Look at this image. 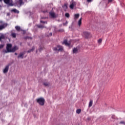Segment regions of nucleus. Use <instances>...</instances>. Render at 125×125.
<instances>
[{"label": "nucleus", "instance_id": "nucleus-1", "mask_svg": "<svg viewBox=\"0 0 125 125\" xmlns=\"http://www.w3.org/2000/svg\"><path fill=\"white\" fill-rule=\"evenodd\" d=\"M12 47V44L10 43H8L6 45V49L4 51L5 53H8L9 52H15L16 50H18L19 49V48L18 46L15 45L13 48Z\"/></svg>", "mask_w": 125, "mask_h": 125}, {"label": "nucleus", "instance_id": "nucleus-2", "mask_svg": "<svg viewBox=\"0 0 125 125\" xmlns=\"http://www.w3.org/2000/svg\"><path fill=\"white\" fill-rule=\"evenodd\" d=\"M37 102L41 105V106H43L44 105V103L45 102V100L43 98H39L36 99Z\"/></svg>", "mask_w": 125, "mask_h": 125}, {"label": "nucleus", "instance_id": "nucleus-3", "mask_svg": "<svg viewBox=\"0 0 125 125\" xmlns=\"http://www.w3.org/2000/svg\"><path fill=\"white\" fill-rule=\"evenodd\" d=\"M55 51H62L63 50V47L62 46L58 45L57 47L54 48Z\"/></svg>", "mask_w": 125, "mask_h": 125}, {"label": "nucleus", "instance_id": "nucleus-4", "mask_svg": "<svg viewBox=\"0 0 125 125\" xmlns=\"http://www.w3.org/2000/svg\"><path fill=\"white\" fill-rule=\"evenodd\" d=\"M90 35V33H89V32H87V31H84L83 33V37H85V39H88Z\"/></svg>", "mask_w": 125, "mask_h": 125}, {"label": "nucleus", "instance_id": "nucleus-5", "mask_svg": "<svg viewBox=\"0 0 125 125\" xmlns=\"http://www.w3.org/2000/svg\"><path fill=\"white\" fill-rule=\"evenodd\" d=\"M8 70H9V64L7 65L5 68L3 69V72L4 74H6L7 72H8Z\"/></svg>", "mask_w": 125, "mask_h": 125}, {"label": "nucleus", "instance_id": "nucleus-6", "mask_svg": "<svg viewBox=\"0 0 125 125\" xmlns=\"http://www.w3.org/2000/svg\"><path fill=\"white\" fill-rule=\"evenodd\" d=\"M25 53V52L20 53V55L18 56V58H21V59H23L24 58L23 56Z\"/></svg>", "mask_w": 125, "mask_h": 125}, {"label": "nucleus", "instance_id": "nucleus-7", "mask_svg": "<svg viewBox=\"0 0 125 125\" xmlns=\"http://www.w3.org/2000/svg\"><path fill=\"white\" fill-rule=\"evenodd\" d=\"M15 29L18 32H19V31H23V34H25V31L21 29V27H20V26H15Z\"/></svg>", "mask_w": 125, "mask_h": 125}, {"label": "nucleus", "instance_id": "nucleus-8", "mask_svg": "<svg viewBox=\"0 0 125 125\" xmlns=\"http://www.w3.org/2000/svg\"><path fill=\"white\" fill-rule=\"evenodd\" d=\"M49 15L52 18H56V15H55V13L51 12L49 13Z\"/></svg>", "mask_w": 125, "mask_h": 125}, {"label": "nucleus", "instance_id": "nucleus-9", "mask_svg": "<svg viewBox=\"0 0 125 125\" xmlns=\"http://www.w3.org/2000/svg\"><path fill=\"white\" fill-rule=\"evenodd\" d=\"M62 44H65L66 46H70V43H68V41L67 40H64L62 42Z\"/></svg>", "mask_w": 125, "mask_h": 125}, {"label": "nucleus", "instance_id": "nucleus-10", "mask_svg": "<svg viewBox=\"0 0 125 125\" xmlns=\"http://www.w3.org/2000/svg\"><path fill=\"white\" fill-rule=\"evenodd\" d=\"M43 84L44 86H49V85H50V83L48 82H43Z\"/></svg>", "mask_w": 125, "mask_h": 125}, {"label": "nucleus", "instance_id": "nucleus-11", "mask_svg": "<svg viewBox=\"0 0 125 125\" xmlns=\"http://www.w3.org/2000/svg\"><path fill=\"white\" fill-rule=\"evenodd\" d=\"M78 48H73V54H77V53H78Z\"/></svg>", "mask_w": 125, "mask_h": 125}, {"label": "nucleus", "instance_id": "nucleus-12", "mask_svg": "<svg viewBox=\"0 0 125 125\" xmlns=\"http://www.w3.org/2000/svg\"><path fill=\"white\" fill-rule=\"evenodd\" d=\"M75 4H76V3L73 2L70 5V8L71 9H74V6H75Z\"/></svg>", "mask_w": 125, "mask_h": 125}, {"label": "nucleus", "instance_id": "nucleus-13", "mask_svg": "<svg viewBox=\"0 0 125 125\" xmlns=\"http://www.w3.org/2000/svg\"><path fill=\"white\" fill-rule=\"evenodd\" d=\"M5 39V36L3 34H2L1 36H0V42H2L1 40H4Z\"/></svg>", "mask_w": 125, "mask_h": 125}, {"label": "nucleus", "instance_id": "nucleus-14", "mask_svg": "<svg viewBox=\"0 0 125 125\" xmlns=\"http://www.w3.org/2000/svg\"><path fill=\"white\" fill-rule=\"evenodd\" d=\"M11 12H14V13H19V11H18L16 9H13L12 10H11Z\"/></svg>", "mask_w": 125, "mask_h": 125}, {"label": "nucleus", "instance_id": "nucleus-15", "mask_svg": "<svg viewBox=\"0 0 125 125\" xmlns=\"http://www.w3.org/2000/svg\"><path fill=\"white\" fill-rule=\"evenodd\" d=\"M37 26L38 27V28H39L40 29H43V28H44V26L42 24H38Z\"/></svg>", "mask_w": 125, "mask_h": 125}, {"label": "nucleus", "instance_id": "nucleus-16", "mask_svg": "<svg viewBox=\"0 0 125 125\" xmlns=\"http://www.w3.org/2000/svg\"><path fill=\"white\" fill-rule=\"evenodd\" d=\"M80 17V14H76L74 15V19L76 20V19H78Z\"/></svg>", "mask_w": 125, "mask_h": 125}, {"label": "nucleus", "instance_id": "nucleus-17", "mask_svg": "<svg viewBox=\"0 0 125 125\" xmlns=\"http://www.w3.org/2000/svg\"><path fill=\"white\" fill-rule=\"evenodd\" d=\"M92 104H93V101H92V100H90L89 103V107H91V106H92Z\"/></svg>", "mask_w": 125, "mask_h": 125}, {"label": "nucleus", "instance_id": "nucleus-18", "mask_svg": "<svg viewBox=\"0 0 125 125\" xmlns=\"http://www.w3.org/2000/svg\"><path fill=\"white\" fill-rule=\"evenodd\" d=\"M35 50V47H33L31 49L27 51L28 53H30V52H32V51H34Z\"/></svg>", "mask_w": 125, "mask_h": 125}, {"label": "nucleus", "instance_id": "nucleus-19", "mask_svg": "<svg viewBox=\"0 0 125 125\" xmlns=\"http://www.w3.org/2000/svg\"><path fill=\"white\" fill-rule=\"evenodd\" d=\"M82 18H81L78 21V26H79V27H80L81 25H82Z\"/></svg>", "mask_w": 125, "mask_h": 125}, {"label": "nucleus", "instance_id": "nucleus-20", "mask_svg": "<svg viewBox=\"0 0 125 125\" xmlns=\"http://www.w3.org/2000/svg\"><path fill=\"white\" fill-rule=\"evenodd\" d=\"M11 37H12V38H14V39H15V38H16V33H11Z\"/></svg>", "mask_w": 125, "mask_h": 125}, {"label": "nucleus", "instance_id": "nucleus-21", "mask_svg": "<svg viewBox=\"0 0 125 125\" xmlns=\"http://www.w3.org/2000/svg\"><path fill=\"white\" fill-rule=\"evenodd\" d=\"M4 2L6 4H9L10 2V0H4Z\"/></svg>", "mask_w": 125, "mask_h": 125}, {"label": "nucleus", "instance_id": "nucleus-22", "mask_svg": "<svg viewBox=\"0 0 125 125\" xmlns=\"http://www.w3.org/2000/svg\"><path fill=\"white\" fill-rule=\"evenodd\" d=\"M102 39H100L98 40V43H99V44H101V43H102Z\"/></svg>", "mask_w": 125, "mask_h": 125}, {"label": "nucleus", "instance_id": "nucleus-23", "mask_svg": "<svg viewBox=\"0 0 125 125\" xmlns=\"http://www.w3.org/2000/svg\"><path fill=\"white\" fill-rule=\"evenodd\" d=\"M81 112H82V109H78L76 110V113L77 114H81Z\"/></svg>", "mask_w": 125, "mask_h": 125}, {"label": "nucleus", "instance_id": "nucleus-24", "mask_svg": "<svg viewBox=\"0 0 125 125\" xmlns=\"http://www.w3.org/2000/svg\"><path fill=\"white\" fill-rule=\"evenodd\" d=\"M65 17H67V18H69L70 17V14L68 13H65Z\"/></svg>", "mask_w": 125, "mask_h": 125}, {"label": "nucleus", "instance_id": "nucleus-25", "mask_svg": "<svg viewBox=\"0 0 125 125\" xmlns=\"http://www.w3.org/2000/svg\"><path fill=\"white\" fill-rule=\"evenodd\" d=\"M19 3L20 5H22L23 4V0H19Z\"/></svg>", "mask_w": 125, "mask_h": 125}, {"label": "nucleus", "instance_id": "nucleus-26", "mask_svg": "<svg viewBox=\"0 0 125 125\" xmlns=\"http://www.w3.org/2000/svg\"><path fill=\"white\" fill-rule=\"evenodd\" d=\"M2 29H4V25H1L0 26V31H1Z\"/></svg>", "mask_w": 125, "mask_h": 125}, {"label": "nucleus", "instance_id": "nucleus-27", "mask_svg": "<svg viewBox=\"0 0 125 125\" xmlns=\"http://www.w3.org/2000/svg\"><path fill=\"white\" fill-rule=\"evenodd\" d=\"M63 8H65V9H67V4H65L64 5L62 6Z\"/></svg>", "mask_w": 125, "mask_h": 125}, {"label": "nucleus", "instance_id": "nucleus-28", "mask_svg": "<svg viewBox=\"0 0 125 125\" xmlns=\"http://www.w3.org/2000/svg\"><path fill=\"white\" fill-rule=\"evenodd\" d=\"M40 22H41V23H43V24H44V23L47 24V21H41Z\"/></svg>", "mask_w": 125, "mask_h": 125}, {"label": "nucleus", "instance_id": "nucleus-29", "mask_svg": "<svg viewBox=\"0 0 125 125\" xmlns=\"http://www.w3.org/2000/svg\"><path fill=\"white\" fill-rule=\"evenodd\" d=\"M4 46V45L3 44H0V49H1V48H3V47Z\"/></svg>", "mask_w": 125, "mask_h": 125}, {"label": "nucleus", "instance_id": "nucleus-30", "mask_svg": "<svg viewBox=\"0 0 125 125\" xmlns=\"http://www.w3.org/2000/svg\"><path fill=\"white\" fill-rule=\"evenodd\" d=\"M46 36L47 37H51L52 36V33H50L49 35H47Z\"/></svg>", "mask_w": 125, "mask_h": 125}, {"label": "nucleus", "instance_id": "nucleus-31", "mask_svg": "<svg viewBox=\"0 0 125 125\" xmlns=\"http://www.w3.org/2000/svg\"><path fill=\"white\" fill-rule=\"evenodd\" d=\"M120 124H121V125H125V121H121L120 122Z\"/></svg>", "mask_w": 125, "mask_h": 125}, {"label": "nucleus", "instance_id": "nucleus-32", "mask_svg": "<svg viewBox=\"0 0 125 125\" xmlns=\"http://www.w3.org/2000/svg\"><path fill=\"white\" fill-rule=\"evenodd\" d=\"M43 49V47H40L39 49V51H42V50Z\"/></svg>", "mask_w": 125, "mask_h": 125}, {"label": "nucleus", "instance_id": "nucleus-33", "mask_svg": "<svg viewBox=\"0 0 125 125\" xmlns=\"http://www.w3.org/2000/svg\"><path fill=\"white\" fill-rule=\"evenodd\" d=\"M87 2H91L92 1V0H87Z\"/></svg>", "mask_w": 125, "mask_h": 125}, {"label": "nucleus", "instance_id": "nucleus-34", "mask_svg": "<svg viewBox=\"0 0 125 125\" xmlns=\"http://www.w3.org/2000/svg\"><path fill=\"white\" fill-rule=\"evenodd\" d=\"M68 24V21H66L65 23H63V25H67Z\"/></svg>", "mask_w": 125, "mask_h": 125}, {"label": "nucleus", "instance_id": "nucleus-35", "mask_svg": "<svg viewBox=\"0 0 125 125\" xmlns=\"http://www.w3.org/2000/svg\"><path fill=\"white\" fill-rule=\"evenodd\" d=\"M111 118L112 119H115V115H112Z\"/></svg>", "mask_w": 125, "mask_h": 125}, {"label": "nucleus", "instance_id": "nucleus-36", "mask_svg": "<svg viewBox=\"0 0 125 125\" xmlns=\"http://www.w3.org/2000/svg\"><path fill=\"white\" fill-rule=\"evenodd\" d=\"M113 0H108V2H112Z\"/></svg>", "mask_w": 125, "mask_h": 125}, {"label": "nucleus", "instance_id": "nucleus-37", "mask_svg": "<svg viewBox=\"0 0 125 125\" xmlns=\"http://www.w3.org/2000/svg\"><path fill=\"white\" fill-rule=\"evenodd\" d=\"M2 2V0H0V2Z\"/></svg>", "mask_w": 125, "mask_h": 125}, {"label": "nucleus", "instance_id": "nucleus-38", "mask_svg": "<svg viewBox=\"0 0 125 125\" xmlns=\"http://www.w3.org/2000/svg\"><path fill=\"white\" fill-rule=\"evenodd\" d=\"M15 55H17V53H15Z\"/></svg>", "mask_w": 125, "mask_h": 125}, {"label": "nucleus", "instance_id": "nucleus-39", "mask_svg": "<svg viewBox=\"0 0 125 125\" xmlns=\"http://www.w3.org/2000/svg\"><path fill=\"white\" fill-rule=\"evenodd\" d=\"M37 52H38V50L36 51V53H37Z\"/></svg>", "mask_w": 125, "mask_h": 125}]
</instances>
